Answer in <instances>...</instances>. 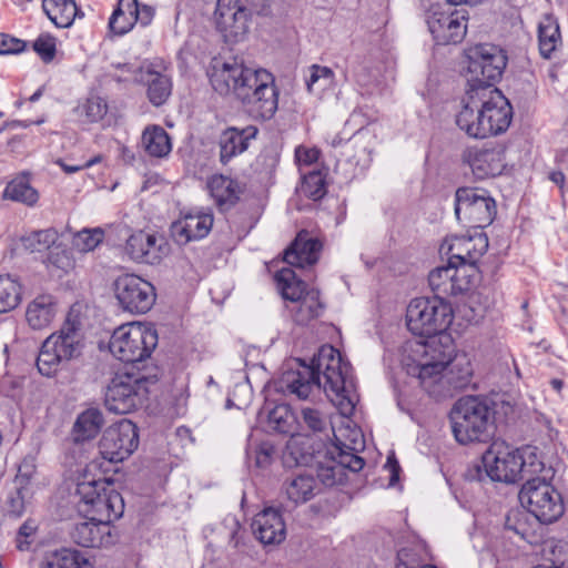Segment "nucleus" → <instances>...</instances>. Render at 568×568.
Masks as SVG:
<instances>
[{"label":"nucleus","instance_id":"nucleus-43","mask_svg":"<svg viewBox=\"0 0 568 568\" xmlns=\"http://www.w3.org/2000/svg\"><path fill=\"white\" fill-rule=\"evenodd\" d=\"M297 303L296 308L292 310L294 313V321L301 325L307 324L310 321L320 316L322 304L320 302V294L315 290L306 292Z\"/></svg>","mask_w":568,"mask_h":568},{"label":"nucleus","instance_id":"nucleus-12","mask_svg":"<svg viewBox=\"0 0 568 568\" xmlns=\"http://www.w3.org/2000/svg\"><path fill=\"white\" fill-rule=\"evenodd\" d=\"M507 64V57L499 48L491 44L475 47L469 55L468 72L471 90L484 91V88H493Z\"/></svg>","mask_w":568,"mask_h":568},{"label":"nucleus","instance_id":"nucleus-45","mask_svg":"<svg viewBox=\"0 0 568 568\" xmlns=\"http://www.w3.org/2000/svg\"><path fill=\"white\" fill-rule=\"evenodd\" d=\"M146 81L150 101L156 106L162 105L171 94L170 79L159 72H149Z\"/></svg>","mask_w":568,"mask_h":568},{"label":"nucleus","instance_id":"nucleus-16","mask_svg":"<svg viewBox=\"0 0 568 568\" xmlns=\"http://www.w3.org/2000/svg\"><path fill=\"white\" fill-rule=\"evenodd\" d=\"M114 292L121 307L132 314L146 313L156 298L153 285L133 274L120 276L114 283Z\"/></svg>","mask_w":568,"mask_h":568},{"label":"nucleus","instance_id":"nucleus-50","mask_svg":"<svg viewBox=\"0 0 568 568\" xmlns=\"http://www.w3.org/2000/svg\"><path fill=\"white\" fill-rule=\"evenodd\" d=\"M104 233L101 229H83L74 234L72 246L81 252L93 251L103 240Z\"/></svg>","mask_w":568,"mask_h":568},{"label":"nucleus","instance_id":"nucleus-18","mask_svg":"<svg viewBox=\"0 0 568 568\" xmlns=\"http://www.w3.org/2000/svg\"><path fill=\"white\" fill-rule=\"evenodd\" d=\"M488 248V237L480 231L469 235H452L440 245V253L448 256L449 263L460 267H473Z\"/></svg>","mask_w":568,"mask_h":568},{"label":"nucleus","instance_id":"nucleus-57","mask_svg":"<svg viewBox=\"0 0 568 568\" xmlns=\"http://www.w3.org/2000/svg\"><path fill=\"white\" fill-rule=\"evenodd\" d=\"M320 151L315 148L297 146L295 159L298 165H311L318 160Z\"/></svg>","mask_w":568,"mask_h":568},{"label":"nucleus","instance_id":"nucleus-37","mask_svg":"<svg viewBox=\"0 0 568 568\" xmlns=\"http://www.w3.org/2000/svg\"><path fill=\"white\" fill-rule=\"evenodd\" d=\"M561 41L559 24L552 16H545L538 24L540 54L548 59Z\"/></svg>","mask_w":568,"mask_h":568},{"label":"nucleus","instance_id":"nucleus-62","mask_svg":"<svg viewBox=\"0 0 568 568\" xmlns=\"http://www.w3.org/2000/svg\"><path fill=\"white\" fill-rule=\"evenodd\" d=\"M550 385L556 392L559 393L564 387V381L559 378H552L550 381Z\"/></svg>","mask_w":568,"mask_h":568},{"label":"nucleus","instance_id":"nucleus-3","mask_svg":"<svg viewBox=\"0 0 568 568\" xmlns=\"http://www.w3.org/2000/svg\"><path fill=\"white\" fill-rule=\"evenodd\" d=\"M487 476L494 481L507 484L528 479L545 470V463L536 446L514 449L505 442H494L483 455Z\"/></svg>","mask_w":568,"mask_h":568},{"label":"nucleus","instance_id":"nucleus-26","mask_svg":"<svg viewBox=\"0 0 568 568\" xmlns=\"http://www.w3.org/2000/svg\"><path fill=\"white\" fill-rule=\"evenodd\" d=\"M480 91L469 89L463 99V106L456 115V124L468 136L484 139Z\"/></svg>","mask_w":568,"mask_h":568},{"label":"nucleus","instance_id":"nucleus-47","mask_svg":"<svg viewBox=\"0 0 568 568\" xmlns=\"http://www.w3.org/2000/svg\"><path fill=\"white\" fill-rule=\"evenodd\" d=\"M308 72L306 80L308 92L323 91L334 83L335 74L328 67L312 64Z\"/></svg>","mask_w":568,"mask_h":568},{"label":"nucleus","instance_id":"nucleus-27","mask_svg":"<svg viewBox=\"0 0 568 568\" xmlns=\"http://www.w3.org/2000/svg\"><path fill=\"white\" fill-rule=\"evenodd\" d=\"M322 244L317 239L310 237L307 232H300L294 242L285 250L284 261L295 267H305L315 264Z\"/></svg>","mask_w":568,"mask_h":568},{"label":"nucleus","instance_id":"nucleus-38","mask_svg":"<svg viewBox=\"0 0 568 568\" xmlns=\"http://www.w3.org/2000/svg\"><path fill=\"white\" fill-rule=\"evenodd\" d=\"M134 0H119L118 6L109 19V31L113 36H124L132 30L136 23V16L133 12Z\"/></svg>","mask_w":568,"mask_h":568},{"label":"nucleus","instance_id":"nucleus-60","mask_svg":"<svg viewBox=\"0 0 568 568\" xmlns=\"http://www.w3.org/2000/svg\"><path fill=\"white\" fill-rule=\"evenodd\" d=\"M549 180L562 187L565 183V174L561 171H552L549 173Z\"/></svg>","mask_w":568,"mask_h":568},{"label":"nucleus","instance_id":"nucleus-55","mask_svg":"<svg viewBox=\"0 0 568 568\" xmlns=\"http://www.w3.org/2000/svg\"><path fill=\"white\" fill-rule=\"evenodd\" d=\"M24 48V41L6 33H0V54L20 53Z\"/></svg>","mask_w":568,"mask_h":568},{"label":"nucleus","instance_id":"nucleus-15","mask_svg":"<svg viewBox=\"0 0 568 568\" xmlns=\"http://www.w3.org/2000/svg\"><path fill=\"white\" fill-rule=\"evenodd\" d=\"M467 11L465 9L443 10L433 7L427 14V26L437 44H456L463 41L467 32Z\"/></svg>","mask_w":568,"mask_h":568},{"label":"nucleus","instance_id":"nucleus-5","mask_svg":"<svg viewBox=\"0 0 568 568\" xmlns=\"http://www.w3.org/2000/svg\"><path fill=\"white\" fill-rule=\"evenodd\" d=\"M450 419L453 434L459 444L486 442L494 430L495 409L486 398L465 396L455 403Z\"/></svg>","mask_w":568,"mask_h":568},{"label":"nucleus","instance_id":"nucleus-34","mask_svg":"<svg viewBox=\"0 0 568 568\" xmlns=\"http://www.w3.org/2000/svg\"><path fill=\"white\" fill-rule=\"evenodd\" d=\"M42 9L58 28H69L80 14L74 0H43Z\"/></svg>","mask_w":568,"mask_h":568},{"label":"nucleus","instance_id":"nucleus-24","mask_svg":"<svg viewBox=\"0 0 568 568\" xmlns=\"http://www.w3.org/2000/svg\"><path fill=\"white\" fill-rule=\"evenodd\" d=\"M254 536L264 545L282 542L286 537L285 523L275 508H265L252 521Z\"/></svg>","mask_w":568,"mask_h":568},{"label":"nucleus","instance_id":"nucleus-58","mask_svg":"<svg viewBox=\"0 0 568 568\" xmlns=\"http://www.w3.org/2000/svg\"><path fill=\"white\" fill-rule=\"evenodd\" d=\"M274 448L268 443H262L255 449V464L257 467L264 468L271 464Z\"/></svg>","mask_w":568,"mask_h":568},{"label":"nucleus","instance_id":"nucleus-20","mask_svg":"<svg viewBox=\"0 0 568 568\" xmlns=\"http://www.w3.org/2000/svg\"><path fill=\"white\" fill-rule=\"evenodd\" d=\"M125 253L138 263L159 264L170 253V245L164 236L139 231L125 243Z\"/></svg>","mask_w":568,"mask_h":568},{"label":"nucleus","instance_id":"nucleus-36","mask_svg":"<svg viewBox=\"0 0 568 568\" xmlns=\"http://www.w3.org/2000/svg\"><path fill=\"white\" fill-rule=\"evenodd\" d=\"M142 145L152 158H165L172 150L168 132L159 125L145 128L142 133Z\"/></svg>","mask_w":568,"mask_h":568},{"label":"nucleus","instance_id":"nucleus-63","mask_svg":"<svg viewBox=\"0 0 568 568\" xmlns=\"http://www.w3.org/2000/svg\"><path fill=\"white\" fill-rule=\"evenodd\" d=\"M449 3L458 6V4H476L479 0H447Z\"/></svg>","mask_w":568,"mask_h":568},{"label":"nucleus","instance_id":"nucleus-49","mask_svg":"<svg viewBox=\"0 0 568 568\" xmlns=\"http://www.w3.org/2000/svg\"><path fill=\"white\" fill-rule=\"evenodd\" d=\"M270 428L282 434H288L292 430L294 416L287 405L275 406L267 416Z\"/></svg>","mask_w":568,"mask_h":568},{"label":"nucleus","instance_id":"nucleus-9","mask_svg":"<svg viewBox=\"0 0 568 568\" xmlns=\"http://www.w3.org/2000/svg\"><path fill=\"white\" fill-rule=\"evenodd\" d=\"M453 322L452 306L442 296L417 297L410 301L406 310L408 329L419 336L435 337L442 342V334ZM444 338L449 342L447 336Z\"/></svg>","mask_w":568,"mask_h":568},{"label":"nucleus","instance_id":"nucleus-64","mask_svg":"<svg viewBox=\"0 0 568 568\" xmlns=\"http://www.w3.org/2000/svg\"><path fill=\"white\" fill-rule=\"evenodd\" d=\"M101 160H102V156L101 155H97V156L92 158L91 160L87 161L84 164H82L83 169L91 168L92 165L101 162Z\"/></svg>","mask_w":568,"mask_h":568},{"label":"nucleus","instance_id":"nucleus-19","mask_svg":"<svg viewBox=\"0 0 568 568\" xmlns=\"http://www.w3.org/2000/svg\"><path fill=\"white\" fill-rule=\"evenodd\" d=\"M215 26L226 43H236L247 32V10L239 0H217Z\"/></svg>","mask_w":568,"mask_h":568},{"label":"nucleus","instance_id":"nucleus-56","mask_svg":"<svg viewBox=\"0 0 568 568\" xmlns=\"http://www.w3.org/2000/svg\"><path fill=\"white\" fill-rule=\"evenodd\" d=\"M37 531V524L34 520H27L24 524L20 527L18 532V548L20 550H26L30 546V541L28 540L29 537L33 536Z\"/></svg>","mask_w":568,"mask_h":568},{"label":"nucleus","instance_id":"nucleus-61","mask_svg":"<svg viewBox=\"0 0 568 568\" xmlns=\"http://www.w3.org/2000/svg\"><path fill=\"white\" fill-rule=\"evenodd\" d=\"M62 170L65 172V173H75L78 171H80L81 169H83V165H68V164H64V163H60Z\"/></svg>","mask_w":568,"mask_h":568},{"label":"nucleus","instance_id":"nucleus-13","mask_svg":"<svg viewBox=\"0 0 568 568\" xmlns=\"http://www.w3.org/2000/svg\"><path fill=\"white\" fill-rule=\"evenodd\" d=\"M148 397L146 382L131 375L112 378L105 393V407L114 414H129L140 407Z\"/></svg>","mask_w":568,"mask_h":568},{"label":"nucleus","instance_id":"nucleus-46","mask_svg":"<svg viewBox=\"0 0 568 568\" xmlns=\"http://www.w3.org/2000/svg\"><path fill=\"white\" fill-rule=\"evenodd\" d=\"M317 478L328 487L345 480L341 465L336 464V460L332 459L329 455H326L324 460H317Z\"/></svg>","mask_w":568,"mask_h":568},{"label":"nucleus","instance_id":"nucleus-40","mask_svg":"<svg viewBox=\"0 0 568 568\" xmlns=\"http://www.w3.org/2000/svg\"><path fill=\"white\" fill-rule=\"evenodd\" d=\"M316 483L312 475L301 474L287 479L284 491L287 498L294 503H305L314 496Z\"/></svg>","mask_w":568,"mask_h":568},{"label":"nucleus","instance_id":"nucleus-28","mask_svg":"<svg viewBox=\"0 0 568 568\" xmlns=\"http://www.w3.org/2000/svg\"><path fill=\"white\" fill-rule=\"evenodd\" d=\"M335 438L338 444L333 445V447L327 452V455H329L332 459H335L336 464L341 465L342 474L346 476V470H351L353 473L362 470L365 462L362 457L355 454L358 447H363L361 432L357 429L351 430L349 444L342 443L337 435H335Z\"/></svg>","mask_w":568,"mask_h":568},{"label":"nucleus","instance_id":"nucleus-7","mask_svg":"<svg viewBox=\"0 0 568 568\" xmlns=\"http://www.w3.org/2000/svg\"><path fill=\"white\" fill-rule=\"evenodd\" d=\"M248 113L258 120H270L278 106L274 77L265 69L246 67L235 93Z\"/></svg>","mask_w":568,"mask_h":568},{"label":"nucleus","instance_id":"nucleus-2","mask_svg":"<svg viewBox=\"0 0 568 568\" xmlns=\"http://www.w3.org/2000/svg\"><path fill=\"white\" fill-rule=\"evenodd\" d=\"M453 353L452 343L436 339L408 342L402 364L429 396L440 399L453 396L470 383L469 361L465 356L453 358Z\"/></svg>","mask_w":568,"mask_h":568},{"label":"nucleus","instance_id":"nucleus-33","mask_svg":"<svg viewBox=\"0 0 568 568\" xmlns=\"http://www.w3.org/2000/svg\"><path fill=\"white\" fill-rule=\"evenodd\" d=\"M40 568H92V565L84 552L60 548L45 552Z\"/></svg>","mask_w":568,"mask_h":568},{"label":"nucleus","instance_id":"nucleus-31","mask_svg":"<svg viewBox=\"0 0 568 568\" xmlns=\"http://www.w3.org/2000/svg\"><path fill=\"white\" fill-rule=\"evenodd\" d=\"M257 129L248 125L244 129L229 128L220 136V156L222 163H227L232 158L244 152L248 141L255 138Z\"/></svg>","mask_w":568,"mask_h":568},{"label":"nucleus","instance_id":"nucleus-42","mask_svg":"<svg viewBox=\"0 0 568 568\" xmlns=\"http://www.w3.org/2000/svg\"><path fill=\"white\" fill-rule=\"evenodd\" d=\"M282 296L291 302L300 301L307 292L303 281L296 277L292 268L284 267L275 275Z\"/></svg>","mask_w":568,"mask_h":568},{"label":"nucleus","instance_id":"nucleus-1","mask_svg":"<svg viewBox=\"0 0 568 568\" xmlns=\"http://www.w3.org/2000/svg\"><path fill=\"white\" fill-rule=\"evenodd\" d=\"M281 385L300 399H306L314 389L323 388L328 399L345 417L354 413L358 402L351 366L332 345H323L311 365L301 363V368L284 372Z\"/></svg>","mask_w":568,"mask_h":568},{"label":"nucleus","instance_id":"nucleus-29","mask_svg":"<svg viewBox=\"0 0 568 568\" xmlns=\"http://www.w3.org/2000/svg\"><path fill=\"white\" fill-rule=\"evenodd\" d=\"M58 313V302L51 294H40L30 301L26 308V321L33 331L48 328Z\"/></svg>","mask_w":568,"mask_h":568},{"label":"nucleus","instance_id":"nucleus-35","mask_svg":"<svg viewBox=\"0 0 568 568\" xmlns=\"http://www.w3.org/2000/svg\"><path fill=\"white\" fill-rule=\"evenodd\" d=\"M3 200L22 203L27 206H34L39 201L38 191L31 186L29 175L22 173L13 178L2 192Z\"/></svg>","mask_w":568,"mask_h":568},{"label":"nucleus","instance_id":"nucleus-4","mask_svg":"<svg viewBox=\"0 0 568 568\" xmlns=\"http://www.w3.org/2000/svg\"><path fill=\"white\" fill-rule=\"evenodd\" d=\"M83 348L82 324L78 316L69 314L60 329L43 341L37 358L39 373L45 377L54 376L68 363L78 359Z\"/></svg>","mask_w":568,"mask_h":568},{"label":"nucleus","instance_id":"nucleus-44","mask_svg":"<svg viewBox=\"0 0 568 568\" xmlns=\"http://www.w3.org/2000/svg\"><path fill=\"white\" fill-rule=\"evenodd\" d=\"M21 302V286L9 275L0 276V314L14 310Z\"/></svg>","mask_w":568,"mask_h":568},{"label":"nucleus","instance_id":"nucleus-30","mask_svg":"<svg viewBox=\"0 0 568 568\" xmlns=\"http://www.w3.org/2000/svg\"><path fill=\"white\" fill-rule=\"evenodd\" d=\"M465 160L479 180L499 175L505 166L501 152L495 149L469 150Z\"/></svg>","mask_w":568,"mask_h":568},{"label":"nucleus","instance_id":"nucleus-53","mask_svg":"<svg viewBox=\"0 0 568 568\" xmlns=\"http://www.w3.org/2000/svg\"><path fill=\"white\" fill-rule=\"evenodd\" d=\"M108 112V105L105 101L100 97H91L81 106V113L85 115L89 122H98Z\"/></svg>","mask_w":568,"mask_h":568},{"label":"nucleus","instance_id":"nucleus-59","mask_svg":"<svg viewBox=\"0 0 568 568\" xmlns=\"http://www.w3.org/2000/svg\"><path fill=\"white\" fill-rule=\"evenodd\" d=\"M132 9L134 16H136V23L140 22L141 26L150 24L154 16V10L152 7L146 4H140L138 0H134Z\"/></svg>","mask_w":568,"mask_h":568},{"label":"nucleus","instance_id":"nucleus-10","mask_svg":"<svg viewBox=\"0 0 568 568\" xmlns=\"http://www.w3.org/2000/svg\"><path fill=\"white\" fill-rule=\"evenodd\" d=\"M156 345L155 328L140 322H131L113 331L109 349L121 362L138 363L149 358Z\"/></svg>","mask_w":568,"mask_h":568},{"label":"nucleus","instance_id":"nucleus-22","mask_svg":"<svg viewBox=\"0 0 568 568\" xmlns=\"http://www.w3.org/2000/svg\"><path fill=\"white\" fill-rule=\"evenodd\" d=\"M246 67L236 58L223 60L213 58L211 60L207 75L212 88L220 94L236 93L240 81Z\"/></svg>","mask_w":568,"mask_h":568},{"label":"nucleus","instance_id":"nucleus-25","mask_svg":"<svg viewBox=\"0 0 568 568\" xmlns=\"http://www.w3.org/2000/svg\"><path fill=\"white\" fill-rule=\"evenodd\" d=\"M75 544L88 548L108 547L114 542L110 523L88 519L79 523L72 530Z\"/></svg>","mask_w":568,"mask_h":568},{"label":"nucleus","instance_id":"nucleus-41","mask_svg":"<svg viewBox=\"0 0 568 568\" xmlns=\"http://www.w3.org/2000/svg\"><path fill=\"white\" fill-rule=\"evenodd\" d=\"M207 189L221 207L232 205L237 200V185L230 178L213 175L207 182Z\"/></svg>","mask_w":568,"mask_h":568},{"label":"nucleus","instance_id":"nucleus-52","mask_svg":"<svg viewBox=\"0 0 568 568\" xmlns=\"http://www.w3.org/2000/svg\"><path fill=\"white\" fill-rule=\"evenodd\" d=\"M301 420L313 433H322L326 430L328 426L324 414L313 407H303L301 409Z\"/></svg>","mask_w":568,"mask_h":568},{"label":"nucleus","instance_id":"nucleus-17","mask_svg":"<svg viewBox=\"0 0 568 568\" xmlns=\"http://www.w3.org/2000/svg\"><path fill=\"white\" fill-rule=\"evenodd\" d=\"M484 139L497 135L508 129L513 118V108L503 93L495 88L480 91Z\"/></svg>","mask_w":568,"mask_h":568},{"label":"nucleus","instance_id":"nucleus-11","mask_svg":"<svg viewBox=\"0 0 568 568\" xmlns=\"http://www.w3.org/2000/svg\"><path fill=\"white\" fill-rule=\"evenodd\" d=\"M457 220L476 231L488 226L496 215V203L483 189L459 187L455 194Z\"/></svg>","mask_w":568,"mask_h":568},{"label":"nucleus","instance_id":"nucleus-32","mask_svg":"<svg viewBox=\"0 0 568 568\" xmlns=\"http://www.w3.org/2000/svg\"><path fill=\"white\" fill-rule=\"evenodd\" d=\"M31 470L28 465H21L14 479V488L8 494L6 500V511L13 516L20 517L26 510L27 500L31 496L28 487Z\"/></svg>","mask_w":568,"mask_h":568},{"label":"nucleus","instance_id":"nucleus-8","mask_svg":"<svg viewBox=\"0 0 568 568\" xmlns=\"http://www.w3.org/2000/svg\"><path fill=\"white\" fill-rule=\"evenodd\" d=\"M77 495L80 498L79 510L87 519L111 523L123 514V498L110 480H81L77 485Z\"/></svg>","mask_w":568,"mask_h":568},{"label":"nucleus","instance_id":"nucleus-54","mask_svg":"<svg viewBox=\"0 0 568 568\" xmlns=\"http://www.w3.org/2000/svg\"><path fill=\"white\" fill-rule=\"evenodd\" d=\"M33 49L43 61H51L55 54V40L49 34H42L34 41Z\"/></svg>","mask_w":568,"mask_h":568},{"label":"nucleus","instance_id":"nucleus-39","mask_svg":"<svg viewBox=\"0 0 568 568\" xmlns=\"http://www.w3.org/2000/svg\"><path fill=\"white\" fill-rule=\"evenodd\" d=\"M104 423L103 415L98 408H89L81 413L74 424V439L84 442L94 438Z\"/></svg>","mask_w":568,"mask_h":568},{"label":"nucleus","instance_id":"nucleus-6","mask_svg":"<svg viewBox=\"0 0 568 568\" xmlns=\"http://www.w3.org/2000/svg\"><path fill=\"white\" fill-rule=\"evenodd\" d=\"M552 476V468L545 466L525 481L518 495L521 506L544 524L558 520L565 511L561 495L550 483Z\"/></svg>","mask_w":568,"mask_h":568},{"label":"nucleus","instance_id":"nucleus-21","mask_svg":"<svg viewBox=\"0 0 568 568\" xmlns=\"http://www.w3.org/2000/svg\"><path fill=\"white\" fill-rule=\"evenodd\" d=\"M470 274L466 267H460L455 263L445 266H438L428 275V283L435 296L457 295L470 288Z\"/></svg>","mask_w":568,"mask_h":568},{"label":"nucleus","instance_id":"nucleus-23","mask_svg":"<svg viewBox=\"0 0 568 568\" xmlns=\"http://www.w3.org/2000/svg\"><path fill=\"white\" fill-rule=\"evenodd\" d=\"M213 225V215L210 213H187L171 225V235L173 240L185 245L191 241L205 237Z\"/></svg>","mask_w":568,"mask_h":568},{"label":"nucleus","instance_id":"nucleus-48","mask_svg":"<svg viewBox=\"0 0 568 568\" xmlns=\"http://www.w3.org/2000/svg\"><path fill=\"white\" fill-rule=\"evenodd\" d=\"M58 234L54 230H41L22 237V245L30 252H42L55 243Z\"/></svg>","mask_w":568,"mask_h":568},{"label":"nucleus","instance_id":"nucleus-14","mask_svg":"<svg viewBox=\"0 0 568 568\" xmlns=\"http://www.w3.org/2000/svg\"><path fill=\"white\" fill-rule=\"evenodd\" d=\"M139 445V434L135 424L122 419L104 432L99 442V452L103 459L120 463L129 458Z\"/></svg>","mask_w":568,"mask_h":568},{"label":"nucleus","instance_id":"nucleus-51","mask_svg":"<svg viewBox=\"0 0 568 568\" xmlns=\"http://www.w3.org/2000/svg\"><path fill=\"white\" fill-rule=\"evenodd\" d=\"M301 193L314 201L322 199L326 193L325 180L322 173L314 171L305 174L301 185Z\"/></svg>","mask_w":568,"mask_h":568}]
</instances>
